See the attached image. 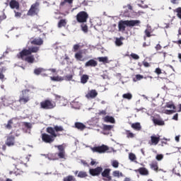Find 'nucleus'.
Returning <instances> with one entry per match:
<instances>
[{
    "instance_id": "f257e3e1",
    "label": "nucleus",
    "mask_w": 181,
    "mask_h": 181,
    "mask_svg": "<svg viewBox=\"0 0 181 181\" xmlns=\"http://www.w3.org/2000/svg\"><path fill=\"white\" fill-rule=\"evenodd\" d=\"M39 50H40V47L37 46H32L28 47V49L24 48L17 54V57L18 59L27 62L30 64H33V63H35V55H33L32 53H37Z\"/></svg>"
},
{
    "instance_id": "f03ea898",
    "label": "nucleus",
    "mask_w": 181,
    "mask_h": 181,
    "mask_svg": "<svg viewBox=\"0 0 181 181\" xmlns=\"http://www.w3.org/2000/svg\"><path fill=\"white\" fill-rule=\"evenodd\" d=\"M46 132L47 133H43L41 135V139L42 142H45V144H53L56 138L60 136V134L54 133V131H53V127H47Z\"/></svg>"
},
{
    "instance_id": "7ed1b4c3",
    "label": "nucleus",
    "mask_w": 181,
    "mask_h": 181,
    "mask_svg": "<svg viewBox=\"0 0 181 181\" xmlns=\"http://www.w3.org/2000/svg\"><path fill=\"white\" fill-rule=\"evenodd\" d=\"M140 23H141V21L139 20H130V21L121 20L118 23L119 32H125V29L127 28V26L129 28L134 27V26H139Z\"/></svg>"
},
{
    "instance_id": "20e7f679",
    "label": "nucleus",
    "mask_w": 181,
    "mask_h": 181,
    "mask_svg": "<svg viewBox=\"0 0 181 181\" xmlns=\"http://www.w3.org/2000/svg\"><path fill=\"white\" fill-rule=\"evenodd\" d=\"M39 6H40V4L38 1L33 4L27 13V16H37L40 11Z\"/></svg>"
},
{
    "instance_id": "39448f33",
    "label": "nucleus",
    "mask_w": 181,
    "mask_h": 181,
    "mask_svg": "<svg viewBox=\"0 0 181 181\" xmlns=\"http://www.w3.org/2000/svg\"><path fill=\"white\" fill-rule=\"evenodd\" d=\"M88 18H90L88 13L85 11H79L76 16V19L78 23H87Z\"/></svg>"
},
{
    "instance_id": "423d86ee",
    "label": "nucleus",
    "mask_w": 181,
    "mask_h": 181,
    "mask_svg": "<svg viewBox=\"0 0 181 181\" xmlns=\"http://www.w3.org/2000/svg\"><path fill=\"white\" fill-rule=\"evenodd\" d=\"M29 91L28 89L23 90L21 91V94L19 96L18 102L20 104H27L30 101V96H29Z\"/></svg>"
},
{
    "instance_id": "0eeeda50",
    "label": "nucleus",
    "mask_w": 181,
    "mask_h": 181,
    "mask_svg": "<svg viewBox=\"0 0 181 181\" xmlns=\"http://www.w3.org/2000/svg\"><path fill=\"white\" fill-rule=\"evenodd\" d=\"M40 105V108H42V110H53L56 107V102L47 99L42 101Z\"/></svg>"
},
{
    "instance_id": "6e6552de",
    "label": "nucleus",
    "mask_w": 181,
    "mask_h": 181,
    "mask_svg": "<svg viewBox=\"0 0 181 181\" xmlns=\"http://www.w3.org/2000/svg\"><path fill=\"white\" fill-rule=\"evenodd\" d=\"M55 148H57L59 152L54 154H50V157L52 158L53 155H57L59 159H66V147L64 144L55 146Z\"/></svg>"
},
{
    "instance_id": "1a4fd4ad",
    "label": "nucleus",
    "mask_w": 181,
    "mask_h": 181,
    "mask_svg": "<svg viewBox=\"0 0 181 181\" xmlns=\"http://www.w3.org/2000/svg\"><path fill=\"white\" fill-rule=\"evenodd\" d=\"M92 152L96 153H105L110 151V147L108 146L103 144L102 146H94L90 148Z\"/></svg>"
},
{
    "instance_id": "9d476101",
    "label": "nucleus",
    "mask_w": 181,
    "mask_h": 181,
    "mask_svg": "<svg viewBox=\"0 0 181 181\" xmlns=\"http://www.w3.org/2000/svg\"><path fill=\"white\" fill-rule=\"evenodd\" d=\"M101 175L103 177V180L105 181H112V177L110 175V173H111V169L110 168H106L101 173Z\"/></svg>"
},
{
    "instance_id": "9b49d317",
    "label": "nucleus",
    "mask_w": 181,
    "mask_h": 181,
    "mask_svg": "<svg viewBox=\"0 0 181 181\" xmlns=\"http://www.w3.org/2000/svg\"><path fill=\"white\" fill-rule=\"evenodd\" d=\"M5 145L6 146H14L15 145V136L12 134L11 132L6 137V140L5 142Z\"/></svg>"
},
{
    "instance_id": "f8f14e48",
    "label": "nucleus",
    "mask_w": 181,
    "mask_h": 181,
    "mask_svg": "<svg viewBox=\"0 0 181 181\" xmlns=\"http://www.w3.org/2000/svg\"><path fill=\"white\" fill-rule=\"evenodd\" d=\"M1 101L4 105H6V106L11 105V104H13V105L16 104V102H13V100L12 99L11 97L6 96V95L4 96L1 98Z\"/></svg>"
},
{
    "instance_id": "ddd939ff",
    "label": "nucleus",
    "mask_w": 181,
    "mask_h": 181,
    "mask_svg": "<svg viewBox=\"0 0 181 181\" xmlns=\"http://www.w3.org/2000/svg\"><path fill=\"white\" fill-rule=\"evenodd\" d=\"M102 172L103 168L101 167H97L96 168H91L89 170V173L91 176H98L99 175H101Z\"/></svg>"
},
{
    "instance_id": "4468645a",
    "label": "nucleus",
    "mask_w": 181,
    "mask_h": 181,
    "mask_svg": "<svg viewBox=\"0 0 181 181\" xmlns=\"http://www.w3.org/2000/svg\"><path fill=\"white\" fill-rule=\"evenodd\" d=\"M159 141H160V137L156 136V135L151 136V140L148 141L149 145L155 146L158 145L159 144Z\"/></svg>"
},
{
    "instance_id": "2eb2a0df",
    "label": "nucleus",
    "mask_w": 181,
    "mask_h": 181,
    "mask_svg": "<svg viewBox=\"0 0 181 181\" xmlns=\"http://www.w3.org/2000/svg\"><path fill=\"white\" fill-rule=\"evenodd\" d=\"M30 44L33 45L34 46H37V47H39V46H42V45H43V39L41 37L35 38L30 41Z\"/></svg>"
},
{
    "instance_id": "dca6fc26",
    "label": "nucleus",
    "mask_w": 181,
    "mask_h": 181,
    "mask_svg": "<svg viewBox=\"0 0 181 181\" xmlns=\"http://www.w3.org/2000/svg\"><path fill=\"white\" fill-rule=\"evenodd\" d=\"M98 95V93L95 89H92L88 91V93L86 95V98H95Z\"/></svg>"
},
{
    "instance_id": "f3484780",
    "label": "nucleus",
    "mask_w": 181,
    "mask_h": 181,
    "mask_svg": "<svg viewBox=\"0 0 181 181\" xmlns=\"http://www.w3.org/2000/svg\"><path fill=\"white\" fill-rule=\"evenodd\" d=\"M134 172H139L142 176H148L149 175V171L146 168H139L137 170H134Z\"/></svg>"
},
{
    "instance_id": "a211bd4d",
    "label": "nucleus",
    "mask_w": 181,
    "mask_h": 181,
    "mask_svg": "<svg viewBox=\"0 0 181 181\" xmlns=\"http://www.w3.org/2000/svg\"><path fill=\"white\" fill-rule=\"evenodd\" d=\"M98 62L94 59H90L85 64V67H97Z\"/></svg>"
},
{
    "instance_id": "6ab92c4d",
    "label": "nucleus",
    "mask_w": 181,
    "mask_h": 181,
    "mask_svg": "<svg viewBox=\"0 0 181 181\" xmlns=\"http://www.w3.org/2000/svg\"><path fill=\"white\" fill-rule=\"evenodd\" d=\"M9 6L11 9H19V2L16 0H11Z\"/></svg>"
},
{
    "instance_id": "aec40b11",
    "label": "nucleus",
    "mask_w": 181,
    "mask_h": 181,
    "mask_svg": "<svg viewBox=\"0 0 181 181\" xmlns=\"http://www.w3.org/2000/svg\"><path fill=\"white\" fill-rule=\"evenodd\" d=\"M131 127L133 129H134V131H137L139 132V131L142 130V126L141 125V123H139V122L132 123L131 124Z\"/></svg>"
},
{
    "instance_id": "412c9836",
    "label": "nucleus",
    "mask_w": 181,
    "mask_h": 181,
    "mask_svg": "<svg viewBox=\"0 0 181 181\" xmlns=\"http://www.w3.org/2000/svg\"><path fill=\"white\" fill-rule=\"evenodd\" d=\"M152 121L154 125H158L159 127L165 125V121L161 119L153 118Z\"/></svg>"
},
{
    "instance_id": "4be33fe9",
    "label": "nucleus",
    "mask_w": 181,
    "mask_h": 181,
    "mask_svg": "<svg viewBox=\"0 0 181 181\" xmlns=\"http://www.w3.org/2000/svg\"><path fill=\"white\" fill-rule=\"evenodd\" d=\"M75 59L78 62H84V58L83 57V50H80L75 54Z\"/></svg>"
},
{
    "instance_id": "5701e85b",
    "label": "nucleus",
    "mask_w": 181,
    "mask_h": 181,
    "mask_svg": "<svg viewBox=\"0 0 181 181\" xmlns=\"http://www.w3.org/2000/svg\"><path fill=\"white\" fill-rule=\"evenodd\" d=\"M75 128H76V129H79V131H84L87 127L81 122H75Z\"/></svg>"
},
{
    "instance_id": "b1692460",
    "label": "nucleus",
    "mask_w": 181,
    "mask_h": 181,
    "mask_svg": "<svg viewBox=\"0 0 181 181\" xmlns=\"http://www.w3.org/2000/svg\"><path fill=\"white\" fill-rule=\"evenodd\" d=\"M150 168L155 172H158L159 170V165H158V161H152L150 164Z\"/></svg>"
},
{
    "instance_id": "393cba45",
    "label": "nucleus",
    "mask_w": 181,
    "mask_h": 181,
    "mask_svg": "<svg viewBox=\"0 0 181 181\" xmlns=\"http://www.w3.org/2000/svg\"><path fill=\"white\" fill-rule=\"evenodd\" d=\"M52 129L54 134H59V132H63V131H64V128H63V126L58 125L54 126V127H52Z\"/></svg>"
},
{
    "instance_id": "a878e982",
    "label": "nucleus",
    "mask_w": 181,
    "mask_h": 181,
    "mask_svg": "<svg viewBox=\"0 0 181 181\" xmlns=\"http://www.w3.org/2000/svg\"><path fill=\"white\" fill-rule=\"evenodd\" d=\"M152 27H151L150 25L147 26V28L144 30V33L146 36V37H151V36H154V35H152L151 33H152Z\"/></svg>"
},
{
    "instance_id": "bb28decb",
    "label": "nucleus",
    "mask_w": 181,
    "mask_h": 181,
    "mask_svg": "<svg viewBox=\"0 0 181 181\" xmlns=\"http://www.w3.org/2000/svg\"><path fill=\"white\" fill-rule=\"evenodd\" d=\"M105 122H110V124H115V119L112 116H105L103 118Z\"/></svg>"
},
{
    "instance_id": "cd10ccee",
    "label": "nucleus",
    "mask_w": 181,
    "mask_h": 181,
    "mask_svg": "<svg viewBox=\"0 0 181 181\" xmlns=\"http://www.w3.org/2000/svg\"><path fill=\"white\" fill-rule=\"evenodd\" d=\"M122 40H125V38L124 37H116L115 39V45L116 46H122V45H124V42H122Z\"/></svg>"
},
{
    "instance_id": "c85d7f7f",
    "label": "nucleus",
    "mask_w": 181,
    "mask_h": 181,
    "mask_svg": "<svg viewBox=\"0 0 181 181\" xmlns=\"http://www.w3.org/2000/svg\"><path fill=\"white\" fill-rule=\"evenodd\" d=\"M67 25V20L66 19H61L59 22H58V28H65V26Z\"/></svg>"
},
{
    "instance_id": "c756f323",
    "label": "nucleus",
    "mask_w": 181,
    "mask_h": 181,
    "mask_svg": "<svg viewBox=\"0 0 181 181\" xmlns=\"http://www.w3.org/2000/svg\"><path fill=\"white\" fill-rule=\"evenodd\" d=\"M112 176L113 177H123L124 174H122L119 170H115L112 172Z\"/></svg>"
},
{
    "instance_id": "7c9ffc66",
    "label": "nucleus",
    "mask_w": 181,
    "mask_h": 181,
    "mask_svg": "<svg viewBox=\"0 0 181 181\" xmlns=\"http://www.w3.org/2000/svg\"><path fill=\"white\" fill-rule=\"evenodd\" d=\"M88 78H89L88 75H87V74L82 75L81 77V83L82 84H86V83H87V81H88Z\"/></svg>"
},
{
    "instance_id": "2f4dec72",
    "label": "nucleus",
    "mask_w": 181,
    "mask_h": 181,
    "mask_svg": "<svg viewBox=\"0 0 181 181\" xmlns=\"http://www.w3.org/2000/svg\"><path fill=\"white\" fill-rule=\"evenodd\" d=\"M125 135L127 136V138H128V139L135 138V136H136V134L132 133V132H131V130H125Z\"/></svg>"
},
{
    "instance_id": "473e14b6",
    "label": "nucleus",
    "mask_w": 181,
    "mask_h": 181,
    "mask_svg": "<svg viewBox=\"0 0 181 181\" xmlns=\"http://www.w3.org/2000/svg\"><path fill=\"white\" fill-rule=\"evenodd\" d=\"M6 71V69H5V67L0 68V80L1 81H4V80H5V75L4 74V73H5Z\"/></svg>"
},
{
    "instance_id": "72a5a7b5",
    "label": "nucleus",
    "mask_w": 181,
    "mask_h": 181,
    "mask_svg": "<svg viewBox=\"0 0 181 181\" xmlns=\"http://www.w3.org/2000/svg\"><path fill=\"white\" fill-rule=\"evenodd\" d=\"M98 59L100 63H110V62H108V57H100Z\"/></svg>"
},
{
    "instance_id": "f704fd0d",
    "label": "nucleus",
    "mask_w": 181,
    "mask_h": 181,
    "mask_svg": "<svg viewBox=\"0 0 181 181\" xmlns=\"http://www.w3.org/2000/svg\"><path fill=\"white\" fill-rule=\"evenodd\" d=\"M13 124V119H11L8 121L7 124H6V129H12V125Z\"/></svg>"
},
{
    "instance_id": "c9c22d12",
    "label": "nucleus",
    "mask_w": 181,
    "mask_h": 181,
    "mask_svg": "<svg viewBox=\"0 0 181 181\" xmlns=\"http://www.w3.org/2000/svg\"><path fill=\"white\" fill-rule=\"evenodd\" d=\"M87 176H88V175L86 171H80L78 174V177H81V179L87 177Z\"/></svg>"
},
{
    "instance_id": "e433bc0d",
    "label": "nucleus",
    "mask_w": 181,
    "mask_h": 181,
    "mask_svg": "<svg viewBox=\"0 0 181 181\" xmlns=\"http://www.w3.org/2000/svg\"><path fill=\"white\" fill-rule=\"evenodd\" d=\"M50 79L52 81H63V80H64V78H63V77L61 76H51Z\"/></svg>"
},
{
    "instance_id": "4c0bfd02",
    "label": "nucleus",
    "mask_w": 181,
    "mask_h": 181,
    "mask_svg": "<svg viewBox=\"0 0 181 181\" xmlns=\"http://www.w3.org/2000/svg\"><path fill=\"white\" fill-rule=\"evenodd\" d=\"M166 108H173V110H176V106L173 104V102H168L165 104Z\"/></svg>"
},
{
    "instance_id": "58836bf2",
    "label": "nucleus",
    "mask_w": 181,
    "mask_h": 181,
    "mask_svg": "<svg viewBox=\"0 0 181 181\" xmlns=\"http://www.w3.org/2000/svg\"><path fill=\"white\" fill-rule=\"evenodd\" d=\"M45 71L43 68H37L34 70V74L36 76H39L41 73H42Z\"/></svg>"
},
{
    "instance_id": "ea45409f",
    "label": "nucleus",
    "mask_w": 181,
    "mask_h": 181,
    "mask_svg": "<svg viewBox=\"0 0 181 181\" xmlns=\"http://www.w3.org/2000/svg\"><path fill=\"white\" fill-rule=\"evenodd\" d=\"M126 56H127L128 57H132L134 59V60H139V57L138 54H134V53H132L130 55L129 54H126Z\"/></svg>"
},
{
    "instance_id": "a19ab883",
    "label": "nucleus",
    "mask_w": 181,
    "mask_h": 181,
    "mask_svg": "<svg viewBox=\"0 0 181 181\" xmlns=\"http://www.w3.org/2000/svg\"><path fill=\"white\" fill-rule=\"evenodd\" d=\"M122 97L126 100H131L132 98V94L128 93L122 95Z\"/></svg>"
},
{
    "instance_id": "79ce46f5",
    "label": "nucleus",
    "mask_w": 181,
    "mask_h": 181,
    "mask_svg": "<svg viewBox=\"0 0 181 181\" xmlns=\"http://www.w3.org/2000/svg\"><path fill=\"white\" fill-rule=\"evenodd\" d=\"M129 158L130 160L134 162V160H136V156H135V154L133 153H130L129 154Z\"/></svg>"
},
{
    "instance_id": "37998d69",
    "label": "nucleus",
    "mask_w": 181,
    "mask_h": 181,
    "mask_svg": "<svg viewBox=\"0 0 181 181\" xmlns=\"http://www.w3.org/2000/svg\"><path fill=\"white\" fill-rule=\"evenodd\" d=\"M112 166L117 169L119 166V163L117 160H114L112 161Z\"/></svg>"
},
{
    "instance_id": "c03bdc74",
    "label": "nucleus",
    "mask_w": 181,
    "mask_h": 181,
    "mask_svg": "<svg viewBox=\"0 0 181 181\" xmlns=\"http://www.w3.org/2000/svg\"><path fill=\"white\" fill-rule=\"evenodd\" d=\"M64 80H66V81H71L73 80V75L69 74L64 76Z\"/></svg>"
},
{
    "instance_id": "a18cd8bd",
    "label": "nucleus",
    "mask_w": 181,
    "mask_h": 181,
    "mask_svg": "<svg viewBox=\"0 0 181 181\" xmlns=\"http://www.w3.org/2000/svg\"><path fill=\"white\" fill-rule=\"evenodd\" d=\"M112 129V125L105 124L103 125L104 131H111Z\"/></svg>"
},
{
    "instance_id": "49530a36",
    "label": "nucleus",
    "mask_w": 181,
    "mask_h": 181,
    "mask_svg": "<svg viewBox=\"0 0 181 181\" xmlns=\"http://www.w3.org/2000/svg\"><path fill=\"white\" fill-rule=\"evenodd\" d=\"M175 12L177 13V18H179V19H181V7L177 8L175 9Z\"/></svg>"
},
{
    "instance_id": "de8ad7c7",
    "label": "nucleus",
    "mask_w": 181,
    "mask_h": 181,
    "mask_svg": "<svg viewBox=\"0 0 181 181\" xmlns=\"http://www.w3.org/2000/svg\"><path fill=\"white\" fill-rule=\"evenodd\" d=\"M81 26L83 32H85V33H87V32H88V26H87V25L82 24Z\"/></svg>"
},
{
    "instance_id": "09e8293b",
    "label": "nucleus",
    "mask_w": 181,
    "mask_h": 181,
    "mask_svg": "<svg viewBox=\"0 0 181 181\" xmlns=\"http://www.w3.org/2000/svg\"><path fill=\"white\" fill-rule=\"evenodd\" d=\"M74 179V177H73V175H69L64 178V181H73Z\"/></svg>"
},
{
    "instance_id": "8fccbe9b",
    "label": "nucleus",
    "mask_w": 181,
    "mask_h": 181,
    "mask_svg": "<svg viewBox=\"0 0 181 181\" xmlns=\"http://www.w3.org/2000/svg\"><path fill=\"white\" fill-rule=\"evenodd\" d=\"M144 78V76L141 74L136 75V79H134V81H139V80H142Z\"/></svg>"
},
{
    "instance_id": "3c124183",
    "label": "nucleus",
    "mask_w": 181,
    "mask_h": 181,
    "mask_svg": "<svg viewBox=\"0 0 181 181\" xmlns=\"http://www.w3.org/2000/svg\"><path fill=\"white\" fill-rule=\"evenodd\" d=\"M175 112H176V110H165V114H167L168 115L175 114Z\"/></svg>"
},
{
    "instance_id": "603ef678",
    "label": "nucleus",
    "mask_w": 181,
    "mask_h": 181,
    "mask_svg": "<svg viewBox=\"0 0 181 181\" xmlns=\"http://www.w3.org/2000/svg\"><path fill=\"white\" fill-rule=\"evenodd\" d=\"M156 160L160 161L163 159V154H157L156 156Z\"/></svg>"
},
{
    "instance_id": "864d4df0",
    "label": "nucleus",
    "mask_w": 181,
    "mask_h": 181,
    "mask_svg": "<svg viewBox=\"0 0 181 181\" xmlns=\"http://www.w3.org/2000/svg\"><path fill=\"white\" fill-rule=\"evenodd\" d=\"M6 19V14H5V12H3V14L0 16V23H2V21H5Z\"/></svg>"
},
{
    "instance_id": "5fc2aeb1",
    "label": "nucleus",
    "mask_w": 181,
    "mask_h": 181,
    "mask_svg": "<svg viewBox=\"0 0 181 181\" xmlns=\"http://www.w3.org/2000/svg\"><path fill=\"white\" fill-rule=\"evenodd\" d=\"M154 73H156V74H158V76H159V74H162V69H160V68H156L154 71Z\"/></svg>"
},
{
    "instance_id": "6e6d98bb",
    "label": "nucleus",
    "mask_w": 181,
    "mask_h": 181,
    "mask_svg": "<svg viewBox=\"0 0 181 181\" xmlns=\"http://www.w3.org/2000/svg\"><path fill=\"white\" fill-rule=\"evenodd\" d=\"M78 49H80V45L76 44L74 45V47H73L74 52H77V50H78Z\"/></svg>"
},
{
    "instance_id": "4d7b16f0",
    "label": "nucleus",
    "mask_w": 181,
    "mask_h": 181,
    "mask_svg": "<svg viewBox=\"0 0 181 181\" xmlns=\"http://www.w3.org/2000/svg\"><path fill=\"white\" fill-rule=\"evenodd\" d=\"M24 127H25V128H28L30 129L32 128V124L29 123V122H24L23 123Z\"/></svg>"
},
{
    "instance_id": "13d9d810",
    "label": "nucleus",
    "mask_w": 181,
    "mask_h": 181,
    "mask_svg": "<svg viewBox=\"0 0 181 181\" xmlns=\"http://www.w3.org/2000/svg\"><path fill=\"white\" fill-rule=\"evenodd\" d=\"M22 173H23V171H21L18 169L16 171L14 172V175H16V176H21V175H22Z\"/></svg>"
},
{
    "instance_id": "bf43d9fd",
    "label": "nucleus",
    "mask_w": 181,
    "mask_h": 181,
    "mask_svg": "<svg viewBox=\"0 0 181 181\" xmlns=\"http://www.w3.org/2000/svg\"><path fill=\"white\" fill-rule=\"evenodd\" d=\"M16 18H21L22 16V13L14 11Z\"/></svg>"
},
{
    "instance_id": "052dcab7",
    "label": "nucleus",
    "mask_w": 181,
    "mask_h": 181,
    "mask_svg": "<svg viewBox=\"0 0 181 181\" xmlns=\"http://www.w3.org/2000/svg\"><path fill=\"white\" fill-rule=\"evenodd\" d=\"M98 115H107L106 110H100L98 112Z\"/></svg>"
},
{
    "instance_id": "680f3d73",
    "label": "nucleus",
    "mask_w": 181,
    "mask_h": 181,
    "mask_svg": "<svg viewBox=\"0 0 181 181\" xmlns=\"http://www.w3.org/2000/svg\"><path fill=\"white\" fill-rule=\"evenodd\" d=\"M143 66H144V67H151V64H149L148 62H144Z\"/></svg>"
},
{
    "instance_id": "e2e57ef3",
    "label": "nucleus",
    "mask_w": 181,
    "mask_h": 181,
    "mask_svg": "<svg viewBox=\"0 0 181 181\" xmlns=\"http://www.w3.org/2000/svg\"><path fill=\"white\" fill-rule=\"evenodd\" d=\"M156 50H160L162 49V46L160 45V44H158L156 47H155Z\"/></svg>"
},
{
    "instance_id": "0e129e2a",
    "label": "nucleus",
    "mask_w": 181,
    "mask_h": 181,
    "mask_svg": "<svg viewBox=\"0 0 181 181\" xmlns=\"http://www.w3.org/2000/svg\"><path fill=\"white\" fill-rule=\"evenodd\" d=\"M82 5H83V6H87V5H88V1L87 0H84L82 2Z\"/></svg>"
},
{
    "instance_id": "69168bd1",
    "label": "nucleus",
    "mask_w": 181,
    "mask_h": 181,
    "mask_svg": "<svg viewBox=\"0 0 181 181\" xmlns=\"http://www.w3.org/2000/svg\"><path fill=\"white\" fill-rule=\"evenodd\" d=\"M179 117V115L177 113H176L173 117V119H175V121H177V118Z\"/></svg>"
},
{
    "instance_id": "338daca9",
    "label": "nucleus",
    "mask_w": 181,
    "mask_h": 181,
    "mask_svg": "<svg viewBox=\"0 0 181 181\" xmlns=\"http://www.w3.org/2000/svg\"><path fill=\"white\" fill-rule=\"evenodd\" d=\"M64 2L66 4H69L70 5H71V4H73V0H64Z\"/></svg>"
},
{
    "instance_id": "774afa93",
    "label": "nucleus",
    "mask_w": 181,
    "mask_h": 181,
    "mask_svg": "<svg viewBox=\"0 0 181 181\" xmlns=\"http://www.w3.org/2000/svg\"><path fill=\"white\" fill-rule=\"evenodd\" d=\"M178 59L180 60V63H181V54L178 53Z\"/></svg>"
}]
</instances>
